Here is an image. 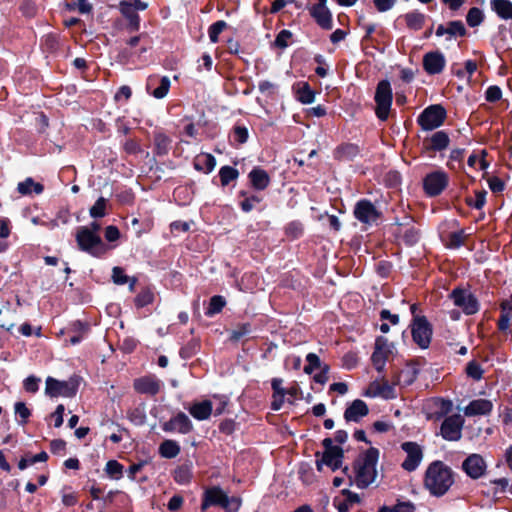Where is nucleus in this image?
Wrapping results in <instances>:
<instances>
[{
	"label": "nucleus",
	"mask_w": 512,
	"mask_h": 512,
	"mask_svg": "<svg viewBox=\"0 0 512 512\" xmlns=\"http://www.w3.org/2000/svg\"><path fill=\"white\" fill-rule=\"evenodd\" d=\"M455 473L450 466L441 460L432 461L423 477V486L431 496L442 497L455 482Z\"/></svg>",
	"instance_id": "nucleus-1"
},
{
	"label": "nucleus",
	"mask_w": 512,
	"mask_h": 512,
	"mask_svg": "<svg viewBox=\"0 0 512 512\" xmlns=\"http://www.w3.org/2000/svg\"><path fill=\"white\" fill-rule=\"evenodd\" d=\"M379 453L378 448L370 447L354 461L355 484L358 488L365 489L375 481Z\"/></svg>",
	"instance_id": "nucleus-2"
},
{
	"label": "nucleus",
	"mask_w": 512,
	"mask_h": 512,
	"mask_svg": "<svg viewBox=\"0 0 512 512\" xmlns=\"http://www.w3.org/2000/svg\"><path fill=\"white\" fill-rule=\"evenodd\" d=\"M374 100L376 103L375 114L381 121H386L389 117L393 102V93L391 84L388 80H381L376 86Z\"/></svg>",
	"instance_id": "nucleus-3"
},
{
	"label": "nucleus",
	"mask_w": 512,
	"mask_h": 512,
	"mask_svg": "<svg viewBox=\"0 0 512 512\" xmlns=\"http://www.w3.org/2000/svg\"><path fill=\"white\" fill-rule=\"evenodd\" d=\"M447 118V111L441 104L426 107L417 117V123L424 131H431L442 126Z\"/></svg>",
	"instance_id": "nucleus-4"
},
{
	"label": "nucleus",
	"mask_w": 512,
	"mask_h": 512,
	"mask_svg": "<svg viewBox=\"0 0 512 512\" xmlns=\"http://www.w3.org/2000/svg\"><path fill=\"white\" fill-rule=\"evenodd\" d=\"M413 342L420 349H428L433 336V326L426 316L415 317L409 325Z\"/></svg>",
	"instance_id": "nucleus-5"
},
{
	"label": "nucleus",
	"mask_w": 512,
	"mask_h": 512,
	"mask_svg": "<svg viewBox=\"0 0 512 512\" xmlns=\"http://www.w3.org/2000/svg\"><path fill=\"white\" fill-rule=\"evenodd\" d=\"M76 240L81 250L93 256H100L105 253V248L100 236L87 227L79 228Z\"/></svg>",
	"instance_id": "nucleus-6"
},
{
	"label": "nucleus",
	"mask_w": 512,
	"mask_h": 512,
	"mask_svg": "<svg viewBox=\"0 0 512 512\" xmlns=\"http://www.w3.org/2000/svg\"><path fill=\"white\" fill-rule=\"evenodd\" d=\"M449 298L453 301L454 305L461 308L466 315H474L480 309L477 297L467 289L456 287L449 294Z\"/></svg>",
	"instance_id": "nucleus-7"
},
{
	"label": "nucleus",
	"mask_w": 512,
	"mask_h": 512,
	"mask_svg": "<svg viewBox=\"0 0 512 512\" xmlns=\"http://www.w3.org/2000/svg\"><path fill=\"white\" fill-rule=\"evenodd\" d=\"M448 184L449 177L442 170L430 172L423 178V190L428 197L439 196Z\"/></svg>",
	"instance_id": "nucleus-8"
},
{
	"label": "nucleus",
	"mask_w": 512,
	"mask_h": 512,
	"mask_svg": "<svg viewBox=\"0 0 512 512\" xmlns=\"http://www.w3.org/2000/svg\"><path fill=\"white\" fill-rule=\"evenodd\" d=\"M210 505H219L228 512H235L238 510L240 503L235 498L230 499L221 489L211 488L205 493L202 509H206Z\"/></svg>",
	"instance_id": "nucleus-9"
},
{
	"label": "nucleus",
	"mask_w": 512,
	"mask_h": 512,
	"mask_svg": "<svg viewBox=\"0 0 512 512\" xmlns=\"http://www.w3.org/2000/svg\"><path fill=\"white\" fill-rule=\"evenodd\" d=\"M78 382L75 379L59 381L52 377L46 379L45 393L50 397H72L76 394Z\"/></svg>",
	"instance_id": "nucleus-10"
},
{
	"label": "nucleus",
	"mask_w": 512,
	"mask_h": 512,
	"mask_svg": "<svg viewBox=\"0 0 512 512\" xmlns=\"http://www.w3.org/2000/svg\"><path fill=\"white\" fill-rule=\"evenodd\" d=\"M391 354L392 344H389L388 339L384 336L376 337L371 362L378 373L384 371L386 361Z\"/></svg>",
	"instance_id": "nucleus-11"
},
{
	"label": "nucleus",
	"mask_w": 512,
	"mask_h": 512,
	"mask_svg": "<svg viewBox=\"0 0 512 512\" xmlns=\"http://www.w3.org/2000/svg\"><path fill=\"white\" fill-rule=\"evenodd\" d=\"M464 418L460 414L447 416L441 424L440 434L447 441H459L462 437Z\"/></svg>",
	"instance_id": "nucleus-12"
},
{
	"label": "nucleus",
	"mask_w": 512,
	"mask_h": 512,
	"mask_svg": "<svg viewBox=\"0 0 512 512\" xmlns=\"http://www.w3.org/2000/svg\"><path fill=\"white\" fill-rule=\"evenodd\" d=\"M315 457L318 472H322L324 465L328 466L332 471H336L342 467L344 450L343 448H335L334 450L323 451L322 454L317 451Z\"/></svg>",
	"instance_id": "nucleus-13"
},
{
	"label": "nucleus",
	"mask_w": 512,
	"mask_h": 512,
	"mask_svg": "<svg viewBox=\"0 0 512 512\" xmlns=\"http://www.w3.org/2000/svg\"><path fill=\"white\" fill-rule=\"evenodd\" d=\"M354 217L363 224H371L381 218L382 213L377 210L369 199H360L353 210Z\"/></svg>",
	"instance_id": "nucleus-14"
},
{
	"label": "nucleus",
	"mask_w": 512,
	"mask_h": 512,
	"mask_svg": "<svg viewBox=\"0 0 512 512\" xmlns=\"http://www.w3.org/2000/svg\"><path fill=\"white\" fill-rule=\"evenodd\" d=\"M401 448L407 454L406 459L401 464V467L407 472L415 471L423 458L421 446L416 442L407 441L401 444Z\"/></svg>",
	"instance_id": "nucleus-15"
},
{
	"label": "nucleus",
	"mask_w": 512,
	"mask_h": 512,
	"mask_svg": "<svg viewBox=\"0 0 512 512\" xmlns=\"http://www.w3.org/2000/svg\"><path fill=\"white\" fill-rule=\"evenodd\" d=\"M326 3L327 0H318L316 4L309 7V13L321 29L331 30L333 28L332 13Z\"/></svg>",
	"instance_id": "nucleus-16"
},
{
	"label": "nucleus",
	"mask_w": 512,
	"mask_h": 512,
	"mask_svg": "<svg viewBox=\"0 0 512 512\" xmlns=\"http://www.w3.org/2000/svg\"><path fill=\"white\" fill-rule=\"evenodd\" d=\"M462 470L469 476L471 479H479L485 475L487 470V464L484 458L480 454H470L463 462H462Z\"/></svg>",
	"instance_id": "nucleus-17"
},
{
	"label": "nucleus",
	"mask_w": 512,
	"mask_h": 512,
	"mask_svg": "<svg viewBox=\"0 0 512 512\" xmlns=\"http://www.w3.org/2000/svg\"><path fill=\"white\" fill-rule=\"evenodd\" d=\"M423 69L429 75H437L443 72L446 66V59L440 51H430L423 56Z\"/></svg>",
	"instance_id": "nucleus-18"
},
{
	"label": "nucleus",
	"mask_w": 512,
	"mask_h": 512,
	"mask_svg": "<svg viewBox=\"0 0 512 512\" xmlns=\"http://www.w3.org/2000/svg\"><path fill=\"white\" fill-rule=\"evenodd\" d=\"M162 429L166 432H178L181 434H187L192 431L193 424L185 413L179 412L169 421L165 422L162 425Z\"/></svg>",
	"instance_id": "nucleus-19"
},
{
	"label": "nucleus",
	"mask_w": 512,
	"mask_h": 512,
	"mask_svg": "<svg viewBox=\"0 0 512 512\" xmlns=\"http://www.w3.org/2000/svg\"><path fill=\"white\" fill-rule=\"evenodd\" d=\"M450 138L446 131L439 130L433 133L430 137H426L423 141V146L427 152H441L448 148Z\"/></svg>",
	"instance_id": "nucleus-20"
},
{
	"label": "nucleus",
	"mask_w": 512,
	"mask_h": 512,
	"mask_svg": "<svg viewBox=\"0 0 512 512\" xmlns=\"http://www.w3.org/2000/svg\"><path fill=\"white\" fill-rule=\"evenodd\" d=\"M369 414V407L365 401L355 399L348 405L344 411V419L346 422L358 423L360 420Z\"/></svg>",
	"instance_id": "nucleus-21"
},
{
	"label": "nucleus",
	"mask_w": 512,
	"mask_h": 512,
	"mask_svg": "<svg viewBox=\"0 0 512 512\" xmlns=\"http://www.w3.org/2000/svg\"><path fill=\"white\" fill-rule=\"evenodd\" d=\"M426 19L427 16L424 13L420 12L419 10H412L410 12L398 16V18L395 21V24H397L400 21H404L408 29L413 31H419L424 27Z\"/></svg>",
	"instance_id": "nucleus-22"
},
{
	"label": "nucleus",
	"mask_w": 512,
	"mask_h": 512,
	"mask_svg": "<svg viewBox=\"0 0 512 512\" xmlns=\"http://www.w3.org/2000/svg\"><path fill=\"white\" fill-rule=\"evenodd\" d=\"M295 98L302 104H311L315 100L316 92L306 81H299L293 85Z\"/></svg>",
	"instance_id": "nucleus-23"
},
{
	"label": "nucleus",
	"mask_w": 512,
	"mask_h": 512,
	"mask_svg": "<svg viewBox=\"0 0 512 512\" xmlns=\"http://www.w3.org/2000/svg\"><path fill=\"white\" fill-rule=\"evenodd\" d=\"M360 153V147L355 143H342L334 152V159L338 161H352Z\"/></svg>",
	"instance_id": "nucleus-24"
},
{
	"label": "nucleus",
	"mask_w": 512,
	"mask_h": 512,
	"mask_svg": "<svg viewBox=\"0 0 512 512\" xmlns=\"http://www.w3.org/2000/svg\"><path fill=\"white\" fill-rule=\"evenodd\" d=\"M432 405L434 410L429 415V419H434L436 421L441 420L446 415H448L453 409V403L449 399H444L441 397L433 398Z\"/></svg>",
	"instance_id": "nucleus-25"
},
{
	"label": "nucleus",
	"mask_w": 512,
	"mask_h": 512,
	"mask_svg": "<svg viewBox=\"0 0 512 512\" xmlns=\"http://www.w3.org/2000/svg\"><path fill=\"white\" fill-rule=\"evenodd\" d=\"M493 404L488 399L472 400L465 408V415H489L492 412Z\"/></svg>",
	"instance_id": "nucleus-26"
},
{
	"label": "nucleus",
	"mask_w": 512,
	"mask_h": 512,
	"mask_svg": "<svg viewBox=\"0 0 512 512\" xmlns=\"http://www.w3.org/2000/svg\"><path fill=\"white\" fill-rule=\"evenodd\" d=\"M419 374V369L414 365H407L406 368L399 371L397 375L393 377V385H403L410 386L412 385Z\"/></svg>",
	"instance_id": "nucleus-27"
},
{
	"label": "nucleus",
	"mask_w": 512,
	"mask_h": 512,
	"mask_svg": "<svg viewBox=\"0 0 512 512\" xmlns=\"http://www.w3.org/2000/svg\"><path fill=\"white\" fill-rule=\"evenodd\" d=\"M161 383L154 377H143L134 381V388L144 394L155 395L159 392Z\"/></svg>",
	"instance_id": "nucleus-28"
},
{
	"label": "nucleus",
	"mask_w": 512,
	"mask_h": 512,
	"mask_svg": "<svg viewBox=\"0 0 512 512\" xmlns=\"http://www.w3.org/2000/svg\"><path fill=\"white\" fill-rule=\"evenodd\" d=\"M341 494L345 497L343 501H339L338 498H334L333 500V505L338 512H349L352 504H359L361 502L360 496L349 489H343Z\"/></svg>",
	"instance_id": "nucleus-29"
},
{
	"label": "nucleus",
	"mask_w": 512,
	"mask_h": 512,
	"mask_svg": "<svg viewBox=\"0 0 512 512\" xmlns=\"http://www.w3.org/2000/svg\"><path fill=\"white\" fill-rule=\"evenodd\" d=\"M212 409V402L205 400L192 404L189 408V412L195 419L202 421L210 417Z\"/></svg>",
	"instance_id": "nucleus-30"
},
{
	"label": "nucleus",
	"mask_w": 512,
	"mask_h": 512,
	"mask_svg": "<svg viewBox=\"0 0 512 512\" xmlns=\"http://www.w3.org/2000/svg\"><path fill=\"white\" fill-rule=\"evenodd\" d=\"M491 9L504 20L512 19V2L510 0H491Z\"/></svg>",
	"instance_id": "nucleus-31"
},
{
	"label": "nucleus",
	"mask_w": 512,
	"mask_h": 512,
	"mask_svg": "<svg viewBox=\"0 0 512 512\" xmlns=\"http://www.w3.org/2000/svg\"><path fill=\"white\" fill-rule=\"evenodd\" d=\"M216 166V160L213 155L209 153H201L194 159V167L196 170L210 173Z\"/></svg>",
	"instance_id": "nucleus-32"
},
{
	"label": "nucleus",
	"mask_w": 512,
	"mask_h": 512,
	"mask_svg": "<svg viewBox=\"0 0 512 512\" xmlns=\"http://www.w3.org/2000/svg\"><path fill=\"white\" fill-rule=\"evenodd\" d=\"M148 4L141 0H122L119 3V10L125 18L136 13V10H145Z\"/></svg>",
	"instance_id": "nucleus-33"
},
{
	"label": "nucleus",
	"mask_w": 512,
	"mask_h": 512,
	"mask_svg": "<svg viewBox=\"0 0 512 512\" xmlns=\"http://www.w3.org/2000/svg\"><path fill=\"white\" fill-rule=\"evenodd\" d=\"M363 395L372 398L381 396L382 398L389 400L396 398V391L393 384L390 385L388 381H384L382 384L379 383L378 391L367 389Z\"/></svg>",
	"instance_id": "nucleus-34"
},
{
	"label": "nucleus",
	"mask_w": 512,
	"mask_h": 512,
	"mask_svg": "<svg viewBox=\"0 0 512 512\" xmlns=\"http://www.w3.org/2000/svg\"><path fill=\"white\" fill-rule=\"evenodd\" d=\"M284 234L291 241L301 238L304 234L303 223L299 220L290 221L284 227Z\"/></svg>",
	"instance_id": "nucleus-35"
},
{
	"label": "nucleus",
	"mask_w": 512,
	"mask_h": 512,
	"mask_svg": "<svg viewBox=\"0 0 512 512\" xmlns=\"http://www.w3.org/2000/svg\"><path fill=\"white\" fill-rule=\"evenodd\" d=\"M43 185L35 182L32 178H26L23 182H19L17 185V190L22 195H28L32 192L36 194H41L43 192Z\"/></svg>",
	"instance_id": "nucleus-36"
},
{
	"label": "nucleus",
	"mask_w": 512,
	"mask_h": 512,
	"mask_svg": "<svg viewBox=\"0 0 512 512\" xmlns=\"http://www.w3.org/2000/svg\"><path fill=\"white\" fill-rule=\"evenodd\" d=\"M162 457L172 459L180 453V446L174 440H165L159 447Z\"/></svg>",
	"instance_id": "nucleus-37"
},
{
	"label": "nucleus",
	"mask_w": 512,
	"mask_h": 512,
	"mask_svg": "<svg viewBox=\"0 0 512 512\" xmlns=\"http://www.w3.org/2000/svg\"><path fill=\"white\" fill-rule=\"evenodd\" d=\"M484 13L478 7H472L469 9L466 15V22L469 27L474 28L481 25L484 21Z\"/></svg>",
	"instance_id": "nucleus-38"
},
{
	"label": "nucleus",
	"mask_w": 512,
	"mask_h": 512,
	"mask_svg": "<svg viewBox=\"0 0 512 512\" xmlns=\"http://www.w3.org/2000/svg\"><path fill=\"white\" fill-rule=\"evenodd\" d=\"M465 373L474 381H480L483 378L484 369L476 360H471L466 365Z\"/></svg>",
	"instance_id": "nucleus-39"
},
{
	"label": "nucleus",
	"mask_w": 512,
	"mask_h": 512,
	"mask_svg": "<svg viewBox=\"0 0 512 512\" xmlns=\"http://www.w3.org/2000/svg\"><path fill=\"white\" fill-rule=\"evenodd\" d=\"M192 477L191 464H183L174 471V479L179 484H186Z\"/></svg>",
	"instance_id": "nucleus-40"
},
{
	"label": "nucleus",
	"mask_w": 512,
	"mask_h": 512,
	"mask_svg": "<svg viewBox=\"0 0 512 512\" xmlns=\"http://www.w3.org/2000/svg\"><path fill=\"white\" fill-rule=\"evenodd\" d=\"M465 232L463 229L451 232L448 235V242L446 244V247L449 249H458L465 243Z\"/></svg>",
	"instance_id": "nucleus-41"
},
{
	"label": "nucleus",
	"mask_w": 512,
	"mask_h": 512,
	"mask_svg": "<svg viewBox=\"0 0 512 512\" xmlns=\"http://www.w3.org/2000/svg\"><path fill=\"white\" fill-rule=\"evenodd\" d=\"M448 35L450 37H465L467 35V29L460 20H453L447 23Z\"/></svg>",
	"instance_id": "nucleus-42"
},
{
	"label": "nucleus",
	"mask_w": 512,
	"mask_h": 512,
	"mask_svg": "<svg viewBox=\"0 0 512 512\" xmlns=\"http://www.w3.org/2000/svg\"><path fill=\"white\" fill-rule=\"evenodd\" d=\"M402 238L406 246L412 247L420 240V230L414 226H411L405 230Z\"/></svg>",
	"instance_id": "nucleus-43"
},
{
	"label": "nucleus",
	"mask_w": 512,
	"mask_h": 512,
	"mask_svg": "<svg viewBox=\"0 0 512 512\" xmlns=\"http://www.w3.org/2000/svg\"><path fill=\"white\" fill-rule=\"evenodd\" d=\"M48 459V455L46 452H40L34 456L23 457L19 463L18 467L20 470L26 469L28 466L35 464L36 462H45Z\"/></svg>",
	"instance_id": "nucleus-44"
},
{
	"label": "nucleus",
	"mask_w": 512,
	"mask_h": 512,
	"mask_svg": "<svg viewBox=\"0 0 512 512\" xmlns=\"http://www.w3.org/2000/svg\"><path fill=\"white\" fill-rule=\"evenodd\" d=\"M225 304H226V301L222 296H220V295L213 296L210 299V303H209V307L206 311V315L212 316L214 314L219 313L222 310V308L225 306Z\"/></svg>",
	"instance_id": "nucleus-45"
},
{
	"label": "nucleus",
	"mask_w": 512,
	"mask_h": 512,
	"mask_svg": "<svg viewBox=\"0 0 512 512\" xmlns=\"http://www.w3.org/2000/svg\"><path fill=\"white\" fill-rule=\"evenodd\" d=\"M221 184L223 186L228 185L231 181L237 178L238 171L230 166H223L219 171Z\"/></svg>",
	"instance_id": "nucleus-46"
},
{
	"label": "nucleus",
	"mask_w": 512,
	"mask_h": 512,
	"mask_svg": "<svg viewBox=\"0 0 512 512\" xmlns=\"http://www.w3.org/2000/svg\"><path fill=\"white\" fill-rule=\"evenodd\" d=\"M154 143H155V146L157 149V153L159 155H164L167 153L169 144H170V140L166 135H164L162 133L155 134Z\"/></svg>",
	"instance_id": "nucleus-47"
},
{
	"label": "nucleus",
	"mask_w": 512,
	"mask_h": 512,
	"mask_svg": "<svg viewBox=\"0 0 512 512\" xmlns=\"http://www.w3.org/2000/svg\"><path fill=\"white\" fill-rule=\"evenodd\" d=\"M293 34L290 30L283 29L281 30L275 40H274V46L279 49H285L288 47V41L292 38Z\"/></svg>",
	"instance_id": "nucleus-48"
},
{
	"label": "nucleus",
	"mask_w": 512,
	"mask_h": 512,
	"mask_svg": "<svg viewBox=\"0 0 512 512\" xmlns=\"http://www.w3.org/2000/svg\"><path fill=\"white\" fill-rule=\"evenodd\" d=\"M170 84H171L170 79L167 76H163L160 79L159 86L153 90L152 95L157 99L164 98L169 91Z\"/></svg>",
	"instance_id": "nucleus-49"
},
{
	"label": "nucleus",
	"mask_w": 512,
	"mask_h": 512,
	"mask_svg": "<svg viewBox=\"0 0 512 512\" xmlns=\"http://www.w3.org/2000/svg\"><path fill=\"white\" fill-rule=\"evenodd\" d=\"M106 215V199L100 197L95 204L90 208V216L93 218H100Z\"/></svg>",
	"instance_id": "nucleus-50"
},
{
	"label": "nucleus",
	"mask_w": 512,
	"mask_h": 512,
	"mask_svg": "<svg viewBox=\"0 0 512 512\" xmlns=\"http://www.w3.org/2000/svg\"><path fill=\"white\" fill-rule=\"evenodd\" d=\"M233 140L239 144H243L249 137L248 129L244 125H236L232 131Z\"/></svg>",
	"instance_id": "nucleus-51"
},
{
	"label": "nucleus",
	"mask_w": 512,
	"mask_h": 512,
	"mask_svg": "<svg viewBox=\"0 0 512 512\" xmlns=\"http://www.w3.org/2000/svg\"><path fill=\"white\" fill-rule=\"evenodd\" d=\"M502 98V90L497 85L489 86L485 91V100L490 103H495Z\"/></svg>",
	"instance_id": "nucleus-52"
},
{
	"label": "nucleus",
	"mask_w": 512,
	"mask_h": 512,
	"mask_svg": "<svg viewBox=\"0 0 512 512\" xmlns=\"http://www.w3.org/2000/svg\"><path fill=\"white\" fill-rule=\"evenodd\" d=\"M227 27V23L225 21H217L212 24L209 28V38L213 43L218 41L219 34Z\"/></svg>",
	"instance_id": "nucleus-53"
},
{
	"label": "nucleus",
	"mask_w": 512,
	"mask_h": 512,
	"mask_svg": "<svg viewBox=\"0 0 512 512\" xmlns=\"http://www.w3.org/2000/svg\"><path fill=\"white\" fill-rule=\"evenodd\" d=\"M14 410L15 414L19 415V417L21 418L19 423L25 424L31 415L30 409L26 406L24 402H16L14 405Z\"/></svg>",
	"instance_id": "nucleus-54"
},
{
	"label": "nucleus",
	"mask_w": 512,
	"mask_h": 512,
	"mask_svg": "<svg viewBox=\"0 0 512 512\" xmlns=\"http://www.w3.org/2000/svg\"><path fill=\"white\" fill-rule=\"evenodd\" d=\"M153 293L150 290H143L140 292L135 298V303L137 307H144L153 301Z\"/></svg>",
	"instance_id": "nucleus-55"
},
{
	"label": "nucleus",
	"mask_w": 512,
	"mask_h": 512,
	"mask_svg": "<svg viewBox=\"0 0 512 512\" xmlns=\"http://www.w3.org/2000/svg\"><path fill=\"white\" fill-rule=\"evenodd\" d=\"M488 186L490 190L496 194L505 190V182L497 176H492L488 179Z\"/></svg>",
	"instance_id": "nucleus-56"
},
{
	"label": "nucleus",
	"mask_w": 512,
	"mask_h": 512,
	"mask_svg": "<svg viewBox=\"0 0 512 512\" xmlns=\"http://www.w3.org/2000/svg\"><path fill=\"white\" fill-rule=\"evenodd\" d=\"M112 280L117 285H123L128 283L130 277L124 274L121 267H114L112 270Z\"/></svg>",
	"instance_id": "nucleus-57"
},
{
	"label": "nucleus",
	"mask_w": 512,
	"mask_h": 512,
	"mask_svg": "<svg viewBox=\"0 0 512 512\" xmlns=\"http://www.w3.org/2000/svg\"><path fill=\"white\" fill-rule=\"evenodd\" d=\"M122 468V465L119 464L117 461L110 460L106 464L105 471L110 476H116L117 478H119L122 474Z\"/></svg>",
	"instance_id": "nucleus-58"
},
{
	"label": "nucleus",
	"mask_w": 512,
	"mask_h": 512,
	"mask_svg": "<svg viewBox=\"0 0 512 512\" xmlns=\"http://www.w3.org/2000/svg\"><path fill=\"white\" fill-rule=\"evenodd\" d=\"M258 88L262 94H266L268 96H274L277 94V91H278V86L269 81H262L259 84Z\"/></svg>",
	"instance_id": "nucleus-59"
},
{
	"label": "nucleus",
	"mask_w": 512,
	"mask_h": 512,
	"mask_svg": "<svg viewBox=\"0 0 512 512\" xmlns=\"http://www.w3.org/2000/svg\"><path fill=\"white\" fill-rule=\"evenodd\" d=\"M416 506L411 501H400L394 505V512H415Z\"/></svg>",
	"instance_id": "nucleus-60"
},
{
	"label": "nucleus",
	"mask_w": 512,
	"mask_h": 512,
	"mask_svg": "<svg viewBox=\"0 0 512 512\" xmlns=\"http://www.w3.org/2000/svg\"><path fill=\"white\" fill-rule=\"evenodd\" d=\"M379 316L381 321H388L392 325H397L400 322L399 315L391 313L388 309H382Z\"/></svg>",
	"instance_id": "nucleus-61"
},
{
	"label": "nucleus",
	"mask_w": 512,
	"mask_h": 512,
	"mask_svg": "<svg viewBox=\"0 0 512 512\" xmlns=\"http://www.w3.org/2000/svg\"><path fill=\"white\" fill-rule=\"evenodd\" d=\"M250 332L249 324H241L235 328L231 333V339L234 341L240 340L243 336Z\"/></svg>",
	"instance_id": "nucleus-62"
},
{
	"label": "nucleus",
	"mask_w": 512,
	"mask_h": 512,
	"mask_svg": "<svg viewBox=\"0 0 512 512\" xmlns=\"http://www.w3.org/2000/svg\"><path fill=\"white\" fill-rule=\"evenodd\" d=\"M329 365L323 364L320 371L313 376V380L316 383L324 385L328 381Z\"/></svg>",
	"instance_id": "nucleus-63"
},
{
	"label": "nucleus",
	"mask_w": 512,
	"mask_h": 512,
	"mask_svg": "<svg viewBox=\"0 0 512 512\" xmlns=\"http://www.w3.org/2000/svg\"><path fill=\"white\" fill-rule=\"evenodd\" d=\"M392 270V264L389 261H379L376 266V271L381 277H388Z\"/></svg>",
	"instance_id": "nucleus-64"
}]
</instances>
